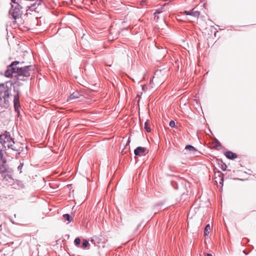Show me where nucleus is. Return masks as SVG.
Segmentation results:
<instances>
[{
	"label": "nucleus",
	"instance_id": "nucleus-7",
	"mask_svg": "<svg viewBox=\"0 0 256 256\" xmlns=\"http://www.w3.org/2000/svg\"><path fill=\"white\" fill-rule=\"evenodd\" d=\"M146 151V148L144 147L138 146L134 150V153L136 156H142Z\"/></svg>",
	"mask_w": 256,
	"mask_h": 256
},
{
	"label": "nucleus",
	"instance_id": "nucleus-25",
	"mask_svg": "<svg viewBox=\"0 0 256 256\" xmlns=\"http://www.w3.org/2000/svg\"><path fill=\"white\" fill-rule=\"evenodd\" d=\"M142 89H143V90H144V89H145V88H144V86H143V87H142Z\"/></svg>",
	"mask_w": 256,
	"mask_h": 256
},
{
	"label": "nucleus",
	"instance_id": "nucleus-26",
	"mask_svg": "<svg viewBox=\"0 0 256 256\" xmlns=\"http://www.w3.org/2000/svg\"><path fill=\"white\" fill-rule=\"evenodd\" d=\"M142 89H143V90H144V89H145V88H144V86H143V87H142Z\"/></svg>",
	"mask_w": 256,
	"mask_h": 256
},
{
	"label": "nucleus",
	"instance_id": "nucleus-8",
	"mask_svg": "<svg viewBox=\"0 0 256 256\" xmlns=\"http://www.w3.org/2000/svg\"><path fill=\"white\" fill-rule=\"evenodd\" d=\"M80 94L78 92H73L70 96H69L68 99L67 100L68 102H70V100L77 99L80 98Z\"/></svg>",
	"mask_w": 256,
	"mask_h": 256
},
{
	"label": "nucleus",
	"instance_id": "nucleus-14",
	"mask_svg": "<svg viewBox=\"0 0 256 256\" xmlns=\"http://www.w3.org/2000/svg\"><path fill=\"white\" fill-rule=\"evenodd\" d=\"M144 129L148 132H150V124H149L148 122V121L145 122V124H144Z\"/></svg>",
	"mask_w": 256,
	"mask_h": 256
},
{
	"label": "nucleus",
	"instance_id": "nucleus-11",
	"mask_svg": "<svg viewBox=\"0 0 256 256\" xmlns=\"http://www.w3.org/2000/svg\"><path fill=\"white\" fill-rule=\"evenodd\" d=\"M12 2L14 4H13L14 6H20V8H22V6L24 4L23 2L24 0H11Z\"/></svg>",
	"mask_w": 256,
	"mask_h": 256
},
{
	"label": "nucleus",
	"instance_id": "nucleus-9",
	"mask_svg": "<svg viewBox=\"0 0 256 256\" xmlns=\"http://www.w3.org/2000/svg\"><path fill=\"white\" fill-rule=\"evenodd\" d=\"M14 102L15 109L18 110L20 107L18 94L14 96Z\"/></svg>",
	"mask_w": 256,
	"mask_h": 256
},
{
	"label": "nucleus",
	"instance_id": "nucleus-24",
	"mask_svg": "<svg viewBox=\"0 0 256 256\" xmlns=\"http://www.w3.org/2000/svg\"><path fill=\"white\" fill-rule=\"evenodd\" d=\"M18 81L17 82H15V84H18Z\"/></svg>",
	"mask_w": 256,
	"mask_h": 256
},
{
	"label": "nucleus",
	"instance_id": "nucleus-2",
	"mask_svg": "<svg viewBox=\"0 0 256 256\" xmlns=\"http://www.w3.org/2000/svg\"><path fill=\"white\" fill-rule=\"evenodd\" d=\"M19 62L15 61L8 67L4 75L6 76L11 77L13 74L17 73L19 76L28 77L30 76V71L32 70V66H28L24 68H18L16 66L19 64Z\"/></svg>",
	"mask_w": 256,
	"mask_h": 256
},
{
	"label": "nucleus",
	"instance_id": "nucleus-5",
	"mask_svg": "<svg viewBox=\"0 0 256 256\" xmlns=\"http://www.w3.org/2000/svg\"><path fill=\"white\" fill-rule=\"evenodd\" d=\"M184 14L186 15H190L196 18H198L200 15V12L196 10L194 8L192 9L190 11H184Z\"/></svg>",
	"mask_w": 256,
	"mask_h": 256
},
{
	"label": "nucleus",
	"instance_id": "nucleus-13",
	"mask_svg": "<svg viewBox=\"0 0 256 256\" xmlns=\"http://www.w3.org/2000/svg\"><path fill=\"white\" fill-rule=\"evenodd\" d=\"M186 150H189L194 154H195V152H196V150L195 149V148L190 145L186 146Z\"/></svg>",
	"mask_w": 256,
	"mask_h": 256
},
{
	"label": "nucleus",
	"instance_id": "nucleus-19",
	"mask_svg": "<svg viewBox=\"0 0 256 256\" xmlns=\"http://www.w3.org/2000/svg\"><path fill=\"white\" fill-rule=\"evenodd\" d=\"M169 125L170 127L174 128L175 126V122L174 120H171L170 122Z\"/></svg>",
	"mask_w": 256,
	"mask_h": 256
},
{
	"label": "nucleus",
	"instance_id": "nucleus-4",
	"mask_svg": "<svg viewBox=\"0 0 256 256\" xmlns=\"http://www.w3.org/2000/svg\"><path fill=\"white\" fill-rule=\"evenodd\" d=\"M22 8L20 6H14V4H12V8L10 10V14L14 20L19 18L22 14V12L21 10Z\"/></svg>",
	"mask_w": 256,
	"mask_h": 256
},
{
	"label": "nucleus",
	"instance_id": "nucleus-12",
	"mask_svg": "<svg viewBox=\"0 0 256 256\" xmlns=\"http://www.w3.org/2000/svg\"><path fill=\"white\" fill-rule=\"evenodd\" d=\"M210 224H208L206 226V227L204 228V236L205 238H206V237L208 236V235H209L210 232Z\"/></svg>",
	"mask_w": 256,
	"mask_h": 256
},
{
	"label": "nucleus",
	"instance_id": "nucleus-20",
	"mask_svg": "<svg viewBox=\"0 0 256 256\" xmlns=\"http://www.w3.org/2000/svg\"><path fill=\"white\" fill-rule=\"evenodd\" d=\"M159 13H160V12H155L154 13V17H155V18H156V14H159Z\"/></svg>",
	"mask_w": 256,
	"mask_h": 256
},
{
	"label": "nucleus",
	"instance_id": "nucleus-16",
	"mask_svg": "<svg viewBox=\"0 0 256 256\" xmlns=\"http://www.w3.org/2000/svg\"><path fill=\"white\" fill-rule=\"evenodd\" d=\"M63 217L64 219H66L68 222H70L72 220V218L68 214H64Z\"/></svg>",
	"mask_w": 256,
	"mask_h": 256
},
{
	"label": "nucleus",
	"instance_id": "nucleus-17",
	"mask_svg": "<svg viewBox=\"0 0 256 256\" xmlns=\"http://www.w3.org/2000/svg\"><path fill=\"white\" fill-rule=\"evenodd\" d=\"M88 245V242L86 240H84L82 243V246L84 248H86Z\"/></svg>",
	"mask_w": 256,
	"mask_h": 256
},
{
	"label": "nucleus",
	"instance_id": "nucleus-15",
	"mask_svg": "<svg viewBox=\"0 0 256 256\" xmlns=\"http://www.w3.org/2000/svg\"><path fill=\"white\" fill-rule=\"evenodd\" d=\"M6 161L4 157V151L0 148V162Z\"/></svg>",
	"mask_w": 256,
	"mask_h": 256
},
{
	"label": "nucleus",
	"instance_id": "nucleus-23",
	"mask_svg": "<svg viewBox=\"0 0 256 256\" xmlns=\"http://www.w3.org/2000/svg\"><path fill=\"white\" fill-rule=\"evenodd\" d=\"M206 256H212V254H208Z\"/></svg>",
	"mask_w": 256,
	"mask_h": 256
},
{
	"label": "nucleus",
	"instance_id": "nucleus-1",
	"mask_svg": "<svg viewBox=\"0 0 256 256\" xmlns=\"http://www.w3.org/2000/svg\"><path fill=\"white\" fill-rule=\"evenodd\" d=\"M0 143L4 147L12 150L22 152L26 146L20 142H14L8 133L6 132L0 135Z\"/></svg>",
	"mask_w": 256,
	"mask_h": 256
},
{
	"label": "nucleus",
	"instance_id": "nucleus-21",
	"mask_svg": "<svg viewBox=\"0 0 256 256\" xmlns=\"http://www.w3.org/2000/svg\"><path fill=\"white\" fill-rule=\"evenodd\" d=\"M188 218L190 219L192 218V217L190 216V214H188Z\"/></svg>",
	"mask_w": 256,
	"mask_h": 256
},
{
	"label": "nucleus",
	"instance_id": "nucleus-18",
	"mask_svg": "<svg viewBox=\"0 0 256 256\" xmlns=\"http://www.w3.org/2000/svg\"><path fill=\"white\" fill-rule=\"evenodd\" d=\"M74 242L76 245H79L80 243V238H77L74 240Z\"/></svg>",
	"mask_w": 256,
	"mask_h": 256
},
{
	"label": "nucleus",
	"instance_id": "nucleus-6",
	"mask_svg": "<svg viewBox=\"0 0 256 256\" xmlns=\"http://www.w3.org/2000/svg\"><path fill=\"white\" fill-rule=\"evenodd\" d=\"M9 172V168L6 164V161L0 162V173L5 174Z\"/></svg>",
	"mask_w": 256,
	"mask_h": 256
},
{
	"label": "nucleus",
	"instance_id": "nucleus-3",
	"mask_svg": "<svg viewBox=\"0 0 256 256\" xmlns=\"http://www.w3.org/2000/svg\"><path fill=\"white\" fill-rule=\"evenodd\" d=\"M2 88L3 90H0V106L2 108H8L10 105V90L7 86H5L4 84H0V88Z\"/></svg>",
	"mask_w": 256,
	"mask_h": 256
},
{
	"label": "nucleus",
	"instance_id": "nucleus-10",
	"mask_svg": "<svg viewBox=\"0 0 256 256\" xmlns=\"http://www.w3.org/2000/svg\"><path fill=\"white\" fill-rule=\"evenodd\" d=\"M225 156L227 158L231 160H234L237 158V155L236 154L230 151L226 152Z\"/></svg>",
	"mask_w": 256,
	"mask_h": 256
},
{
	"label": "nucleus",
	"instance_id": "nucleus-22",
	"mask_svg": "<svg viewBox=\"0 0 256 256\" xmlns=\"http://www.w3.org/2000/svg\"><path fill=\"white\" fill-rule=\"evenodd\" d=\"M146 2V0H142V2H141V4H142L143 3L145 2Z\"/></svg>",
	"mask_w": 256,
	"mask_h": 256
}]
</instances>
